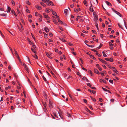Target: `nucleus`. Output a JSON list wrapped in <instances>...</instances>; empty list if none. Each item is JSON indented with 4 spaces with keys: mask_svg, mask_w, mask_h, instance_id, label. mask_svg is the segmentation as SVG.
Returning <instances> with one entry per match:
<instances>
[{
    "mask_svg": "<svg viewBox=\"0 0 127 127\" xmlns=\"http://www.w3.org/2000/svg\"><path fill=\"white\" fill-rule=\"evenodd\" d=\"M99 100L101 102H102V99L101 98H99Z\"/></svg>",
    "mask_w": 127,
    "mask_h": 127,
    "instance_id": "nucleus-54",
    "label": "nucleus"
},
{
    "mask_svg": "<svg viewBox=\"0 0 127 127\" xmlns=\"http://www.w3.org/2000/svg\"><path fill=\"white\" fill-rule=\"evenodd\" d=\"M76 73L77 75H79L81 77V76L80 75L79 72H76Z\"/></svg>",
    "mask_w": 127,
    "mask_h": 127,
    "instance_id": "nucleus-48",
    "label": "nucleus"
},
{
    "mask_svg": "<svg viewBox=\"0 0 127 127\" xmlns=\"http://www.w3.org/2000/svg\"><path fill=\"white\" fill-rule=\"evenodd\" d=\"M52 12L53 14V15H55V16H56L57 15V14L56 12L52 10Z\"/></svg>",
    "mask_w": 127,
    "mask_h": 127,
    "instance_id": "nucleus-16",
    "label": "nucleus"
},
{
    "mask_svg": "<svg viewBox=\"0 0 127 127\" xmlns=\"http://www.w3.org/2000/svg\"><path fill=\"white\" fill-rule=\"evenodd\" d=\"M58 22L59 23H60L61 24H63V22L60 20H58Z\"/></svg>",
    "mask_w": 127,
    "mask_h": 127,
    "instance_id": "nucleus-33",
    "label": "nucleus"
},
{
    "mask_svg": "<svg viewBox=\"0 0 127 127\" xmlns=\"http://www.w3.org/2000/svg\"><path fill=\"white\" fill-rule=\"evenodd\" d=\"M90 57L91 58L94 59V60H95L96 59L93 55H90Z\"/></svg>",
    "mask_w": 127,
    "mask_h": 127,
    "instance_id": "nucleus-23",
    "label": "nucleus"
},
{
    "mask_svg": "<svg viewBox=\"0 0 127 127\" xmlns=\"http://www.w3.org/2000/svg\"><path fill=\"white\" fill-rule=\"evenodd\" d=\"M23 66H24V68L27 71H28V68L27 67V66H26V65L24 63L23 64Z\"/></svg>",
    "mask_w": 127,
    "mask_h": 127,
    "instance_id": "nucleus-6",
    "label": "nucleus"
},
{
    "mask_svg": "<svg viewBox=\"0 0 127 127\" xmlns=\"http://www.w3.org/2000/svg\"><path fill=\"white\" fill-rule=\"evenodd\" d=\"M68 10L67 9H65L64 10V13L65 15H66L68 12Z\"/></svg>",
    "mask_w": 127,
    "mask_h": 127,
    "instance_id": "nucleus-19",
    "label": "nucleus"
},
{
    "mask_svg": "<svg viewBox=\"0 0 127 127\" xmlns=\"http://www.w3.org/2000/svg\"><path fill=\"white\" fill-rule=\"evenodd\" d=\"M72 53L74 55H76V53L74 52H72Z\"/></svg>",
    "mask_w": 127,
    "mask_h": 127,
    "instance_id": "nucleus-64",
    "label": "nucleus"
},
{
    "mask_svg": "<svg viewBox=\"0 0 127 127\" xmlns=\"http://www.w3.org/2000/svg\"><path fill=\"white\" fill-rule=\"evenodd\" d=\"M46 55L49 58L51 59H52V57L50 56V55L48 53H46Z\"/></svg>",
    "mask_w": 127,
    "mask_h": 127,
    "instance_id": "nucleus-13",
    "label": "nucleus"
},
{
    "mask_svg": "<svg viewBox=\"0 0 127 127\" xmlns=\"http://www.w3.org/2000/svg\"><path fill=\"white\" fill-rule=\"evenodd\" d=\"M109 45L110 46H111L112 45V46H113V45H114V44H112L111 42H110L109 43Z\"/></svg>",
    "mask_w": 127,
    "mask_h": 127,
    "instance_id": "nucleus-46",
    "label": "nucleus"
},
{
    "mask_svg": "<svg viewBox=\"0 0 127 127\" xmlns=\"http://www.w3.org/2000/svg\"><path fill=\"white\" fill-rule=\"evenodd\" d=\"M74 11L76 12H78V9H76L74 10Z\"/></svg>",
    "mask_w": 127,
    "mask_h": 127,
    "instance_id": "nucleus-63",
    "label": "nucleus"
},
{
    "mask_svg": "<svg viewBox=\"0 0 127 127\" xmlns=\"http://www.w3.org/2000/svg\"><path fill=\"white\" fill-rule=\"evenodd\" d=\"M109 82L110 83H113V80H109Z\"/></svg>",
    "mask_w": 127,
    "mask_h": 127,
    "instance_id": "nucleus-45",
    "label": "nucleus"
},
{
    "mask_svg": "<svg viewBox=\"0 0 127 127\" xmlns=\"http://www.w3.org/2000/svg\"><path fill=\"white\" fill-rule=\"evenodd\" d=\"M87 45L88 46H89V47H93L94 46H93V45H89L88 44H87Z\"/></svg>",
    "mask_w": 127,
    "mask_h": 127,
    "instance_id": "nucleus-37",
    "label": "nucleus"
},
{
    "mask_svg": "<svg viewBox=\"0 0 127 127\" xmlns=\"http://www.w3.org/2000/svg\"><path fill=\"white\" fill-rule=\"evenodd\" d=\"M66 115L69 117H70L71 116V115L68 112L67 113Z\"/></svg>",
    "mask_w": 127,
    "mask_h": 127,
    "instance_id": "nucleus-32",
    "label": "nucleus"
},
{
    "mask_svg": "<svg viewBox=\"0 0 127 127\" xmlns=\"http://www.w3.org/2000/svg\"><path fill=\"white\" fill-rule=\"evenodd\" d=\"M114 12H115L120 17H122V15L120 14V13L116 11H115Z\"/></svg>",
    "mask_w": 127,
    "mask_h": 127,
    "instance_id": "nucleus-3",
    "label": "nucleus"
},
{
    "mask_svg": "<svg viewBox=\"0 0 127 127\" xmlns=\"http://www.w3.org/2000/svg\"><path fill=\"white\" fill-rule=\"evenodd\" d=\"M32 51L34 53H36V52L35 51L34 49H33L32 48H31Z\"/></svg>",
    "mask_w": 127,
    "mask_h": 127,
    "instance_id": "nucleus-34",
    "label": "nucleus"
},
{
    "mask_svg": "<svg viewBox=\"0 0 127 127\" xmlns=\"http://www.w3.org/2000/svg\"><path fill=\"white\" fill-rule=\"evenodd\" d=\"M112 69L114 72L116 73H117V70L115 69V68L114 67H112Z\"/></svg>",
    "mask_w": 127,
    "mask_h": 127,
    "instance_id": "nucleus-4",
    "label": "nucleus"
},
{
    "mask_svg": "<svg viewBox=\"0 0 127 127\" xmlns=\"http://www.w3.org/2000/svg\"><path fill=\"white\" fill-rule=\"evenodd\" d=\"M49 35L51 37H52L53 36V34L51 32H50L49 33Z\"/></svg>",
    "mask_w": 127,
    "mask_h": 127,
    "instance_id": "nucleus-38",
    "label": "nucleus"
},
{
    "mask_svg": "<svg viewBox=\"0 0 127 127\" xmlns=\"http://www.w3.org/2000/svg\"><path fill=\"white\" fill-rule=\"evenodd\" d=\"M106 65L109 68H110L111 69H112V67L110 65L107 63V64H106Z\"/></svg>",
    "mask_w": 127,
    "mask_h": 127,
    "instance_id": "nucleus-27",
    "label": "nucleus"
},
{
    "mask_svg": "<svg viewBox=\"0 0 127 127\" xmlns=\"http://www.w3.org/2000/svg\"><path fill=\"white\" fill-rule=\"evenodd\" d=\"M91 6L90 8V11L91 12H93L94 11V10L93 8H92V5L91 3Z\"/></svg>",
    "mask_w": 127,
    "mask_h": 127,
    "instance_id": "nucleus-10",
    "label": "nucleus"
},
{
    "mask_svg": "<svg viewBox=\"0 0 127 127\" xmlns=\"http://www.w3.org/2000/svg\"><path fill=\"white\" fill-rule=\"evenodd\" d=\"M43 14L44 16V17L45 18H49V17L47 15H46L45 13H43Z\"/></svg>",
    "mask_w": 127,
    "mask_h": 127,
    "instance_id": "nucleus-9",
    "label": "nucleus"
},
{
    "mask_svg": "<svg viewBox=\"0 0 127 127\" xmlns=\"http://www.w3.org/2000/svg\"><path fill=\"white\" fill-rule=\"evenodd\" d=\"M33 57H34V58H35V59H38V58H37V55H35V56H34Z\"/></svg>",
    "mask_w": 127,
    "mask_h": 127,
    "instance_id": "nucleus-60",
    "label": "nucleus"
},
{
    "mask_svg": "<svg viewBox=\"0 0 127 127\" xmlns=\"http://www.w3.org/2000/svg\"><path fill=\"white\" fill-rule=\"evenodd\" d=\"M118 26H119V27L121 28L122 29H123V28L122 27V26L120 25L119 24H118Z\"/></svg>",
    "mask_w": 127,
    "mask_h": 127,
    "instance_id": "nucleus-50",
    "label": "nucleus"
},
{
    "mask_svg": "<svg viewBox=\"0 0 127 127\" xmlns=\"http://www.w3.org/2000/svg\"><path fill=\"white\" fill-rule=\"evenodd\" d=\"M83 3L86 6H87V2L86 0H85L84 1Z\"/></svg>",
    "mask_w": 127,
    "mask_h": 127,
    "instance_id": "nucleus-17",
    "label": "nucleus"
},
{
    "mask_svg": "<svg viewBox=\"0 0 127 127\" xmlns=\"http://www.w3.org/2000/svg\"><path fill=\"white\" fill-rule=\"evenodd\" d=\"M44 2L47 3L48 0H41Z\"/></svg>",
    "mask_w": 127,
    "mask_h": 127,
    "instance_id": "nucleus-55",
    "label": "nucleus"
},
{
    "mask_svg": "<svg viewBox=\"0 0 127 127\" xmlns=\"http://www.w3.org/2000/svg\"><path fill=\"white\" fill-rule=\"evenodd\" d=\"M11 2L13 5H14L15 4V2L13 0H11Z\"/></svg>",
    "mask_w": 127,
    "mask_h": 127,
    "instance_id": "nucleus-35",
    "label": "nucleus"
},
{
    "mask_svg": "<svg viewBox=\"0 0 127 127\" xmlns=\"http://www.w3.org/2000/svg\"><path fill=\"white\" fill-rule=\"evenodd\" d=\"M44 30L45 32H48L49 31V29L47 27L45 28H44Z\"/></svg>",
    "mask_w": 127,
    "mask_h": 127,
    "instance_id": "nucleus-7",
    "label": "nucleus"
},
{
    "mask_svg": "<svg viewBox=\"0 0 127 127\" xmlns=\"http://www.w3.org/2000/svg\"><path fill=\"white\" fill-rule=\"evenodd\" d=\"M54 115L56 118H58V117L57 116V115H56V114L55 113H54L53 114Z\"/></svg>",
    "mask_w": 127,
    "mask_h": 127,
    "instance_id": "nucleus-62",
    "label": "nucleus"
},
{
    "mask_svg": "<svg viewBox=\"0 0 127 127\" xmlns=\"http://www.w3.org/2000/svg\"><path fill=\"white\" fill-rule=\"evenodd\" d=\"M50 72L51 73V74L54 77L55 76V75L52 72V71H51Z\"/></svg>",
    "mask_w": 127,
    "mask_h": 127,
    "instance_id": "nucleus-52",
    "label": "nucleus"
},
{
    "mask_svg": "<svg viewBox=\"0 0 127 127\" xmlns=\"http://www.w3.org/2000/svg\"><path fill=\"white\" fill-rule=\"evenodd\" d=\"M32 46L33 47V48L34 49L35 48H36V46L34 44V43H32Z\"/></svg>",
    "mask_w": 127,
    "mask_h": 127,
    "instance_id": "nucleus-26",
    "label": "nucleus"
},
{
    "mask_svg": "<svg viewBox=\"0 0 127 127\" xmlns=\"http://www.w3.org/2000/svg\"><path fill=\"white\" fill-rule=\"evenodd\" d=\"M35 7L37 9L39 10H41V7L39 6H35Z\"/></svg>",
    "mask_w": 127,
    "mask_h": 127,
    "instance_id": "nucleus-12",
    "label": "nucleus"
},
{
    "mask_svg": "<svg viewBox=\"0 0 127 127\" xmlns=\"http://www.w3.org/2000/svg\"><path fill=\"white\" fill-rule=\"evenodd\" d=\"M72 78V77L71 76H69L67 78V79H69L70 78Z\"/></svg>",
    "mask_w": 127,
    "mask_h": 127,
    "instance_id": "nucleus-53",
    "label": "nucleus"
},
{
    "mask_svg": "<svg viewBox=\"0 0 127 127\" xmlns=\"http://www.w3.org/2000/svg\"><path fill=\"white\" fill-rule=\"evenodd\" d=\"M40 4H41V5L42 6L44 7L45 6V5L44 4V3H42V2H40Z\"/></svg>",
    "mask_w": 127,
    "mask_h": 127,
    "instance_id": "nucleus-29",
    "label": "nucleus"
},
{
    "mask_svg": "<svg viewBox=\"0 0 127 127\" xmlns=\"http://www.w3.org/2000/svg\"><path fill=\"white\" fill-rule=\"evenodd\" d=\"M83 100L84 102L85 103H87V101L86 99H83Z\"/></svg>",
    "mask_w": 127,
    "mask_h": 127,
    "instance_id": "nucleus-59",
    "label": "nucleus"
},
{
    "mask_svg": "<svg viewBox=\"0 0 127 127\" xmlns=\"http://www.w3.org/2000/svg\"><path fill=\"white\" fill-rule=\"evenodd\" d=\"M68 95H69V96H70V97L72 99L73 98H72V96H71V95L69 93H68Z\"/></svg>",
    "mask_w": 127,
    "mask_h": 127,
    "instance_id": "nucleus-42",
    "label": "nucleus"
},
{
    "mask_svg": "<svg viewBox=\"0 0 127 127\" xmlns=\"http://www.w3.org/2000/svg\"><path fill=\"white\" fill-rule=\"evenodd\" d=\"M95 26L96 27V28H97V30H98L99 29H98V24H97V23H95Z\"/></svg>",
    "mask_w": 127,
    "mask_h": 127,
    "instance_id": "nucleus-28",
    "label": "nucleus"
},
{
    "mask_svg": "<svg viewBox=\"0 0 127 127\" xmlns=\"http://www.w3.org/2000/svg\"><path fill=\"white\" fill-rule=\"evenodd\" d=\"M15 55L17 57L18 59V60H19V61L20 62H21V61L20 60V57L19 56V55H18V54H15Z\"/></svg>",
    "mask_w": 127,
    "mask_h": 127,
    "instance_id": "nucleus-11",
    "label": "nucleus"
},
{
    "mask_svg": "<svg viewBox=\"0 0 127 127\" xmlns=\"http://www.w3.org/2000/svg\"><path fill=\"white\" fill-rule=\"evenodd\" d=\"M102 89H103V90L104 91H108V90L107 89H105L103 87H102Z\"/></svg>",
    "mask_w": 127,
    "mask_h": 127,
    "instance_id": "nucleus-43",
    "label": "nucleus"
},
{
    "mask_svg": "<svg viewBox=\"0 0 127 127\" xmlns=\"http://www.w3.org/2000/svg\"><path fill=\"white\" fill-rule=\"evenodd\" d=\"M106 3L107 4L108 6H111L112 5L111 3L108 1H106Z\"/></svg>",
    "mask_w": 127,
    "mask_h": 127,
    "instance_id": "nucleus-14",
    "label": "nucleus"
},
{
    "mask_svg": "<svg viewBox=\"0 0 127 127\" xmlns=\"http://www.w3.org/2000/svg\"><path fill=\"white\" fill-rule=\"evenodd\" d=\"M103 56L104 57H106L107 56L106 55L105 53V52L104 51H103L102 52Z\"/></svg>",
    "mask_w": 127,
    "mask_h": 127,
    "instance_id": "nucleus-21",
    "label": "nucleus"
},
{
    "mask_svg": "<svg viewBox=\"0 0 127 127\" xmlns=\"http://www.w3.org/2000/svg\"><path fill=\"white\" fill-rule=\"evenodd\" d=\"M94 17L95 18L94 20L95 22H97L98 20V18L97 16H94Z\"/></svg>",
    "mask_w": 127,
    "mask_h": 127,
    "instance_id": "nucleus-5",
    "label": "nucleus"
},
{
    "mask_svg": "<svg viewBox=\"0 0 127 127\" xmlns=\"http://www.w3.org/2000/svg\"><path fill=\"white\" fill-rule=\"evenodd\" d=\"M12 13L13 14H15V13L14 10H12L11 11Z\"/></svg>",
    "mask_w": 127,
    "mask_h": 127,
    "instance_id": "nucleus-39",
    "label": "nucleus"
},
{
    "mask_svg": "<svg viewBox=\"0 0 127 127\" xmlns=\"http://www.w3.org/2000/svg\"><path fill=\"white\" fill-rule=\"evenodd\" d=\"M42 78H43V79L46 82H47V80H46V78L45 77H44V76H42Z\"/></svg>",
    "mask_w": 127,
    "mask_h": 127,
    "instance_id": "nucleus-31",
    "label": "nucleus"
},
{
    "mask_svg": "<svg viewBox=\"0 0 127 127\" xmlns=\"http://www.w3.org/2000/svg\"><path fill=\"white\" fill-rule=\"evenodd\" d=\"M87 85L89 87H91V85L89 83H87Z\"/></svg>",
    "mask_w": 127,
    "mask_h": 127,
    "instance_id": "nucleus-41",
    "label": "nucleus"
},
{
    "mask_svg": "<svg viewBox=\"0 0 127 127\" xmlns=\"http://www.w3.org/2000/svg\"><path fill=\"white\" fill-rule=\"evenodd\" d=\"M102 44H100L99 46V47H97L96 48V49H99L101 48V47L102 46Z\"/></svg>",
    "mask_w": 127,
    "mask_h": 127,
    "instance_id": "nucleus-24",
    "label": "nucleus"
},
{
    "mask_svg": "<svg viewBox=\"0 0 127 127\" xmlns=\"http://www.w3.org/2000/svg\"><path fill=\"white\" fill-rule=\"evenodd\" d=\"M109 61H110L111 62H113V59L112 58H110Z\"/></svg>",
    "mask_w": 127,
    "mask_h": 127,
    "instance_id": "nucleus-40",
    "label": "nucleus"
},
{
    "mask_svg": "<svg viewBox=\"0 0 127 127\" xmlns=\"http://www.w3.org/2000/svg\"><path fill=\"white\" fill-rule=\"evenodd\" d=\"M7 9L8 11H7V12H10L11 10V8L9 6H7Z\"/></svg>",
    "mask_w": 127,
    "mask_h": 127,
    "instance_id": "nucleus-15",
    "label": "nucleus"
},
{
    "mask_svg": "<svg viewBox=\"0 0 127 127\" xmlns=\"http://www.w3.org/2000/svg\"><path fill=\"white\" fill-rule=\"evenodd\" d=\"M96 54L99 57H100L101 55L98 53H96Z\"/></svg>",
    "mask_w": 127,
    "mask_h": 127,
    "instance_id": "nucleus-51",
    "label": "nucleus"
},
{
    "mask_svg": "<svg viewBox=\"0 0 127 127\" xmlns=\"http://www.w3.org/2000/svg\"><path fill=\"white\" fill-rule=\"evenodd\" d=\"M113 46H110V49L112 50L113 49Z\"/></svg>",
    "mask_w": 127,
    "mask_h": 127,
    "instance_id": "nucleus-56",
    "label": "nucleus"
},
{
    "mask_svg": "<svg viewBox=\"0 0 127 127\" xmlns=\"http://www.w3.org/2000/svg\"><path fill=\"white\" fill-rule=\"evenodd\" d=\"M11 88V87L10 86H9L8 87H6L5 88V89L6 90H7L8 89H10Z\"/></svg>",
    "mask_w": 127,
    "mask_h": 127,
    "instance_id": "nucleus-44",
    "label": "nucleus"
},
{
    "mask_svg": "<svg viewBox=\"0 0 127 127\" xmlns=\"http://www.w3.org/2000/svg\"><path fill=\"white\" fill-rule=\"evenodd\" d=\"M89 73L90 74L91 76H93V75L92 74V71L91 70H89Z\"/></svg>",
    "mask_w": 127,
    "mask_h": 127,
    "instance_id": "nucleus-30",
    "label": "nucleus"
},
{
    "mask_svg": "<svg viewBox=\"0 0 127 127\" xmlns=\"http://www.w3.org/2000/svg\"><path fill=\"white\" fill-rule=\"evenodd\" d=\"M6 14L4 13L0 14V16H6Z\"/></svg>",
    "mask_w": 127,
    "mask_h": 127,
    "instance_id": "nucleus-20",
    "label": "nucleus"
},
{
    "mask_svg": "<svg viewBox=\"0 0 127 127\" xmlns=\"http://www.w3.org/2000/svg\"><path fill=\"white\" fill-rule=\"evenodd\" d=\"M60 39L62 41H65V40L64 38H60Z\"/></svg>",
    "mask_w": 127,
    "mask_h": 127,
    "instance_id": "nucleus-36",
    "label": "nucleus"
},
{
    "mask_svg": "<svg viewBox=\"0 0 127 127\" xmlns=\"http://www.w3.org/2000/svg\"><path fill=\"white\" fill-rule=\"evenodd\" d=\"M26 3L27 4L29 5H30L31 4V3L29 1H27L26 2Z\"/></svg>",
    "mask_w": 127,
    "mask_h": 127,
    "instance_id": "nucleus-47",
    "label": "nucleus"
},
{
    "mask_svg": "<svg viewBox=\"0 0 127 127\" xmlns=\"http://www.w3.org/2000/svg\"><path fill=\"white\" fill-rule=\"evenodd\" d=\"M104 80H102V79H100V82L101 83H103Z\"/></svg>",
    "mask_w": 127,
    "mask_h": 127,
    "instance_id": "nucleus-57",
    "label": "nucleus"
},
{
    "mask_svg": "<svg viewBox=\"0 0 127 127\" xmlns=\"http://www.w3.org/2000/svg\"><path fill=\"white\" fill-rule=\"evenodd\" d=\"M98 59L102 63L105 64H107L106 62L104 60H103L100 58H98Z\"/></svg>",
    "mask_w": 127,
    "mask_h": 127,
    "instance_id": "nucleus-1",
    "label": "nucleus"
},
{
    "mask_svg": "<svg viewBox=\"0 0 127 127\" xmlns=\"http://www.w3.org/2000/svg\"><path fill=\"white\" fill-rule=\"evenodd\" d=\"M92 32H93V33H95V34H96V32L95 31H94V30H92Z\"/></svg>",
    "mask_w": 127,
    "mask_h": 127,
    "instance_id": "nucleus-49",
    "label": "nucleus"
},
{
    "mask_svg": "<svg viewBox=\"0 0 127 127\" xmlns=\"http://www.w3.org/2000/svg\"><path fill=\"white\" fill-rule=\"evenodd\" d=\"M86 110L88 112H89L90 114H92V112L90 111V110L88 108H87Z\"/></svg>",
    "mask_w": 127,
    "mask_h": 127,
    "instance_id": "nucleus-25",
    "label": "nucleus"
},
{
    "mask_svg": "<svg viewBox=\"0 0 127 127\" xmlns=\"http://www.w3.org/2000/svg\"><path fill=\"white\" fill-rule=\"evenodd\" d=\"M49 106L50 108L52 107V103L50 101L49 102Z\"/></svg>",
    "mask_w": 127,
    "mask_h": 127,
    "instance_id": "nucleus-18",
    "label": "nucleus"
},
{
    "mask_svg": "<svg viewBox=\"0 0 127 127\" xmlns=\"http://www.w3.org/2000/svg\"><path fill=\"white\" fill-rule=\"evenodd\" d=\"M47 2L48 4H49L51 5H52L53 6H54V4L53 3L52 1L49 0H48Z\"/></svg>",
    "mask_w": 127,
    "mask_h": 127,
    "instance_id": "nucleus-2",
    "label": "nucleus"
},
{
    "mask_svg": "<svg viewBox=\"0 0 127 127\" xmlns=\"http://www.w3.org/2000/svg\"><path fill=\"white\" fill-rule=\"evenodd\" d=\"M53 22L56 24H57L58 23L57 21L55 19H53Z\"/></svg>",
    "mask_w": 127,
    "mask_h": 127,
    "instance_id": "nucleus-22",
    "label": "nucleus"
},
{
    "mask_svg": "<svg viewBox=\"0 0 127 127\" xmlns=\"http://www.w3.org/2000/svg\"><path fill=\"white\" fill-rule=\"evenodd\" d=\"M82 32H83V33H86L88 32V31H85L84 30H83L82 31Z\"/></svg>",
    "mask_w": 127,
    "mask_h": 127,
    "instance_id": "nucleus-58",
    "label": "nucleus"
},
{
    "mask_svg": "<svg viewBox=\"0 0 127 127\" xmlns=\"http://www.w3.org/2000/svg\"><path fill=\"white\" fill-rule=\"evenodd\" d=\"M95 92H96L95 91H93V90L91 92L93 94H95Z\"/></svg>",
    "mask_w": 127,
    "mask_h": 127,
    "instance_id": "nucleus-61",
    "label": "nucleus"
},
{
    "mask_svg": "<svg viewBox=\"0 0 127 127\" xmlns=\"http://www.w3.org/2000/svg\"><path fill=\"white\" fill-rule=\"evenodd\" d=\"M94 72L95 73H96L98 74H99V73L98 70L95 69H94Z\"/></svg>",
    "mask_w": 127,
    "mask_h": 127,
    "instance_id": "nucleus-8",
    "label": "nucleus"
}]
</instances>
